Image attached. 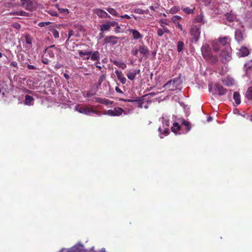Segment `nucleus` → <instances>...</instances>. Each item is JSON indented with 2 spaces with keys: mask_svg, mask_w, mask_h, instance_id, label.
<instances>
[{
  "mask_svg": "<svg viewBox=\"0 0 252 252\" xmlns=\"http://www.w3.org/2000/svg\"><path fill=\"white\" fill-rule=\"evenodd\" d=\"M157 33L159 36H162L164 33L163 30H162V29H158V30Z\"/></svg>",
  "mask_w": 252,
  "mask_h": 252,
  "instance_id": "a18cd8bd",
  "label": "nucleus"
},
{
  "mask_svg": "<svg viewBox=\"0 0 252 252\" xmlns=\"http://www.w3.org/2000/svg\"><path fill=\"white\" fill-rule=\"evenodd\" d=\"M114 32L116 33H119L121 32V29L119 26H118L117 27H116L114 29Z\"/></svg>",
  "mask_w": 252,
  "mask_h": 252,
  "instance_id": "864d4df0",
  "label": "nucleus"
},
{
  "mask_svg": "<svg viewBox=\"0 0 252 252\" xmlns=\"http://www.w3.org/2000/svg\"><path fill=\"white\" fill-rule=\"evenodd\" d=\"M163 27L162 28V30H163V32H166V33H169L170 31L169 30L165 27L164 26H162Z\"/></svg>",
  "mask_w": 252,
  "mask_h": 252,
  "instance_id": "680f3d73",
  "label": "nucleus"
},
{
  "mask_svg": "<svg viewBox=\"0 0 252 252\" xmlns=\"http://www.w3.org/2000/svg\"><path fill=\"white\" fill-rule=\"evenodd\" d=\"M101 101V102H100V103L104 104L105 105H108L109 103V100L105 99V98H104V99L102 98V101Z\"/></svg>",
  "mask_w": 252,
  "mask_h": 252,
  "instance_id": "8fccbe9b",
  "label": "nucleus"
},
{
  "mask_svg": "<svg viewBox=\"0 0 252 252\" xmlns=\"http://www.w3.org/2000/svg\"><path fill=\"white\" fill-rule=\"evenodd\" d=\"M95 94V92L89 91L87 93V97H90L91 96L94 95Z\"/></svg>",
  "mask_w": 252,
  "mask_h": 252,
  "instance_id": "603ef678",
  "label": "nucleus"
},
{
  "mask_svg": "<svg viewBox=\"0 0 252 252\" xmlns=\"http://www.w3.org/2000/svg\"><path fill=\"white\" fill-rule=\"evenodd\" d=\"M118 25V24L117 22L115 21H111V27H117Z\"/></svg>",
  "mask_w": 252,
  "mask_h": 252,
  "instance_id": "e2e57ef3",
  "label": "nucleus"
},
{
  "mask_svg": "<svg viewBox=\"0 0 252 252\" xmlns=\"http://www.w3.org/2000/svg\"><path fill=\"white\" fill-rule=\"evenodd\" d=\"M91 54V53L89 51H79V55L82 57L83 56H87L86 59H89L90 57V55Z\"/></svg>",
  "mask_w": 252,
  "mask_h": 252,
  "instance_id": "c756f323",
  "label": "nucleus"
},
{
  "mask_svg": "<svg viewBox=\"0 0 252 252\" xmlns=\"http://www.w3.org/2000/svg\"><path fill=\"white\" fill-rule=\"evenodd\" d=\"M131 32L134 39H138L142 37L140 33L136 30H131Z\"/></svg>",
  "mask_w": 252,
  "mask_h": 252,
  "instance_id": "5701e85b",
  "label": "nucleus"
},
{
  "mask_svg": "<svg viewBox=\"0 0 252 252\" xmlns=\"http://www.w3.org/2000/svg\"><path fill=\"white\" fill-rule=\"evenodd\" d=\"M110 28V26L109 24H103L101 26V31L104 32L108 31Z\"/></svg>",
  "mask_w": 252,
  "mask_h": 252,
  "instance_id": "72a5a7b5",
  "label": "nucleus"
},
{
  "mask_svg": "<svg viewBox=\"0 0 252 252\" xmlns=\"http://www.w3.org/2000/svg\"><path fill=\"white\" fill-rule=\"evenodd\" d=\"M181 18V17L179 16H174L173 18H172V21L174 22H175L177 20H180Z\"/></svg>",
  "mask_w": 252,
  "mask_h": 252,
  "instance_id": "3c124183",
  "label": "nucleus"
},
{
  "mask_svg": "<svg viewBox=\"0 0 252 252\" xmlns=\"http://www.w3.org/2000/svg\"><path fill=\"white\" fill-rule=\"evenodd\" d=\"M246 96L248 99H252V86L248 88Z\"/></svg>",
  "mask_w": 252,
  "mask_h": 252,
  "instance_id": "7c9ffc66",
  "label": "nucleus"
},
{
  "mask_svg": "<svg viewBox=\"0 0 252 252\" xmlns=\"http://www.w3.org/2000/svg\"><path fill=\"white\" fill-rule=\"evenodd\" d=\"M218 41L223 46H230L231 39L229 36L220 37L218 39Z\"/></svg>",
  "mask_w": 252,
  "mask_h": 252,
  "instance_id": "1a4fd4ad",
  "label": "nucleus"
},
{
  "mask_svg": "<svg viewBox=\"0 0 252 252\" xmlns=\"http://www.w3.org/2000/svg\"><path fill=\"white\" fill-rule=\"evenodd\" d=\"M115 90L117 92H118L119 93H121V94L123 93V92L121 90V89L118 87H116L115 88Z\"/></svg>",
  "mask_w": 252,
  "mask_h": 252,
  "instance_id": "774afa93",
  "label": "nucleus"
},
{
  "mask_svg": "<svg viewBox=\"0 0 252 252\" xmlns=\"http://www.w3.org/2000/svg\"><path fill=\"white\" fill-rule=\"evenodd\" d=\"M9 15H20L23 16H28L29 15V13L23 11H14V12H11L9 13Z\"/></svg>",
  "mask_w": 252,
  "mask_h": 252,
  "instance_id": "aec40b11",
  "label": "nucleus"
},
{
  "mask_svg": "<svg viewBox=\"0 0 252 252\" xmlns=\"http://www.w3.org/2000/svg\"><path fill=\"white\" fill-rule=\"evenodd\" d=\"M26 42L28 44H31L32 43V39L29 35H26L25 36Z\"/></svg>",
  "mask_w": 252,
  "mask_h": 252,
  "instance_id": "c9c22d12",
  "label": "nucleus"
},
{
  "mask_svg": "<svg viewBox=\"0 0 252 252\" xmlns=\"http://www.w3.org/2000/svg\"><path fill=\"white\" fill-rule=\"evenodd\" d=\"M138 51L141 54H143L146 57H147L149 54L148 48L144 45L140 46L139 48Z\"/></svg>",
  "mask_w": 252,
  "mask_h": 252,
  "instance_id": "dca6fc26",
  "label": "nucleus"
},
{
  "mask_svg": "<svg viewBox=\"0 0 252 252\" xmlns=\"http://www.w3.org/2000/svg\"><path fill=\"white\" fill-rule=\"evenodd\" d=\"M33 98L29 95H26L25 96V104L28 105H32L33 104Z\"/></svg>",
  "mask_w": 252,
  "mask_h": 252,
  "instance_id": "6ab92c4d",
  "label": "nucleus"
},
{
  "mask_svg": "<svg viewBox=\"0 0 252 252\" xmlns=\"http://www.w3.org/2000/svg\"><path fill=\"white\" fill-rule=\"evenodd\" d=\"M214 88L216 93L219 95H222L227 93V90L221 85L216 83L214 85Z\"/></svg>",
  "mask_w": 252,
  "mask_h": 252,
  "instance_id": "0eeeda50",
  "label": "nucleus"
},
{
  "mask_svg": "<svg viewBox=\"0 0 252 252\" xmlns=\"http://www.w3.org/2000/svg\"><path fill=\"white\" fill-rule=\"evenodd\" d=\"M201 25H192L191 27L189 33L192 39L196 42L199 39L201 33Z\"/></svg>",
  "mask_w": 252,
  "mask_h": 252,
  "instance_id": "7ed1b4c3",
  "label": "nucleus"
},
{
  "mask_svg": "<svg viewBox=\"0 0 252 252\" xmlns=\"http://www.w3.org/2000/svg\"><path fill=\"white\" fill-rule=\"evenodd\" d=\"M201 52L204 58L206 60H209V58L212 55V51L209 46L206 44L201 47Z\"/></svg>",
  "mask_w": 252,
  "mask_h": 252,
  "instance_id": "39448f33",
  "label": "nucleus"
},
{
  "mask_svg": "<svg viewBox=\"0 0 252 252\" xmlns=\"http://www.w3.org/2000/svg\"><path fill=\"white\" fill-rule=\"evenodd\" d=\"M198 2H202L205 5H208L211 2V0H196Z\"/></svg>",
  "mask_w": 252,
  "mask_h": 252,
  "instance_id": "37998d69",
  "label": "nucleus"
},
{
  "mask_svg": "<svg viewBox=\"0 0 252 252\" xmlns=\"http://www.w3.org/2000/svg\"><path fill=\"white\" fill-rule=\"evenodd\" d=\"M149 94L144 95L141 98L137 99H124V98H121L120 100L122 101H124L125 102H136L138 104V107L139 108H142L143 107V104L144 103V97L147 96Z\"/></svg>",
  "mask_w": 252,
  "mask_h": 252,
  "instance_id": "423d86ee",
  "label": "nucleus"
},
{
  "mask_svg": "<svg viewBox=\"0 0 252 252\" xmlns=\"http://www.w3.org/2000/svg\"><path fill=\"white\" fill-rule=\"evenodd\" d=\"M99 57V53L98 52H94L92 54L90 55L91 59L93 61L96 60Z\"/></svg>",
  "mask_w": 252,
  "mask_h": 252,
  "instance_id": "2f4dec72",
  "label": "nucleus"
},
{
  "mask_svg": "<svg viewBox=\"0 0 252 252\" xmlns=\"http://www.w3.org/2000/svg\"><path fill=\"white\" fill-rule=\"evenodd\" d=\"M59 11L61 13L68 14L69 13V10L65 8H59Z\"/></svg>",
  "mask_w": 252,
  "mask_h": 252,
  "instance_id": "79ce46f5",
  "label": "nucleus"
},
{
  "mask_svg": "<svg viewBox=\"0 0 252 252\" xmlns=\"http://www.w3.org/2000/svg\"><path fill=\"white\" fill-rule=\"evenodd\" d=\"M12 27L15 29L18 30L20 29L21 25L19 23H16L12 25Z\"/></svg>",
  "mask_w": 252,
  "mask_h": 252,
  "instance_id": "09e8293b",
  "label": "nucleus"
},
{
  "mask_svg": "<svg viewBox=\"0 0 252 252\" xmlns=\"http://www.w3.org/2000/svg\"><path fill=\"white\" fill-rule=\"evenodd\" d=\"M233 98L237 104H239L241 103L240 95L238 92H235L233 94Z\"/></svg>",
  "mask_w": 252,
  "mask_h": 252,
  "instance_id": "b1692460",
  "label": "nucleus"
},
{
  "mask_svg": "<svg viewBox=\"0 0 252 252\" xmlns=\"http://www.w3.org/2000/svg\"><path fill=\"white\" fill-rule=\"evenodd\" d=\"M17 63L16 62H12L10 63V66L13 67H17Z\"/></svg>",
  "mask_w": 252,
  "mask_h": 252,
  "instance_id": "052dcab7",
  "label": "nucleus"
},
{
  "mask_svg": "<svg viewBox=\"0 0 252 252\" xmlns=\"http://www.w3.org/2000/svg\"><path fill=\"white\" fill-rule=\"evenodd\" d=\"M94 101L96 102L100 103L102 101V98L100 97H95L94 98Z\"/></svg>",
  "mask_w": 252,
  "mask_h": 252,
  "instance_id": "5fc2aeb1",
  "label": "nucleus"
},
{
  "mask_svg": "<svg viewBox=\"0 0 252 252\" xmlns=\"http://www.w3.org/2000/svg\"><path fill=\"white\" fill-rule=\"evenodd\" d=\"M49 31L52 32V34L55 38H58L59 37V32L56 29L52 28H50Z\"/></svg>",
  "mask_w": 252,
  "mask_h": 252,
  "instance_id": "c85d7f7f",
  "label": "nucleus"
},
{
  "mask_svg": "<svg viewBox=\"0 0 252 252\" xmlns=\"http://www.w3.org/2000/svg\"><path fill=\"white\" fill-rule=\"evenodd\" d=\"M113 62L114 64L123 69H124L126 67V64L122 61H114Z\"/></svg>",
  "mask_w": 252,
  "mask_h": 252,
  "instance_id": "4be33fe9",
  "label": "nucleus"
},
{
  "mask_svg": "<svg viewBox=\"0 0 252 252\" xmlns=\"http://www.w3.org/2000/svg\"><path fill=\"white\" fill-rule=\"evenodd\" d=\"M182 124L186 126L187 131H189L191 129V124L189 122L183 120Z\"/></svg>",
  "mask_w": 252,
  "mask_h": 252,
  "instance_id": "bb28decb",
  "label": "nucleus"
},
{
  "mask_svg": "<svg viewBox=\"0 0 252 252\" xmlns=\"http://www.w3.org/2000/svg\"><path fill=\"white\" fill-rule=\"evenodd\" d=\"M239 53L241 57H245L249 54V51L246 47H242L239 51Z\"/></svg>",
  "mask_w": 252,
  "mask_h": 252,
  "instance_id": "412c9836",
  "label": "nucleus"
},
{
  "mask_svg": "<svg viewBox=\"0 0 252 252\" xmlns=\"http://www.w3.org/2000/svg\"><path fill=\"white\" fill-rule=\"evenodd\" d=\"M110 42V36H107L104 39V43H109Z\"/></svg>",
  "mask_w": 252,
  "mask_h": 252,
  "instance_id": "bf43d9fd",
  "label": "nucleus"
},
{
  "mask_svg": "<svg viewBox=\"0 0 252 252\" xmlns=\"http://www.w3.org/2000/svg\"><path fill=\"white\" fill-rule=\"evenodd\" d=\"M163 129H162L161 127H159L158 129V131L160 132V137L161 138H163V136H162L163 135Z\"/></svg>",
  "mask_w": 252,
  "mask_h": 252,
  "instance_id": "4d7b16f0",
  "label": "nucleus"
},
{
  "mask_svg": "<svg viewBox=\"0 0 252 252\" xmlns=\"http://www.w3.org/2000/svg\"><path fill=\"white\" fill-rule=\"evenodd\" d=\"M184 43L183 41H178L177 42V51L180 52L183 50Z\"/></svg>",
  "mask_w": 252,
  "mask_h": 252,
  "instance_id": "473e14b6",
  "label": "nucleus"
},
{
  "mask_svg": "<svg viewBox=\"0 0 252 252\" xmlns=\"http://www.w3.org/2000/svg\"><path fill=\"white\" fill-rule=\"evenodd\" d=\"M21 5L27 10L32 11L33 9V3L30 0H21Z\"/></svg>",
  "mask_w": 252,
  "mask_h": 252,
  "instance_id": "6e6552de",
  "label": "nucleus"
},
{
  "mask_svg": "<svg viewBox=\"0 0 252 252\" xmlns=\"http://www.w3.org/2000/svg\"><path fill=\"white\" fill-rule=\"evenodd\" d=\"M138 50L137 49H135V50H133L132 51H131V53L134 56H137V54H138Z\"/></svg>",
  "mask_w": 252,
  "mask_h": 252,
  "instance_id": "69168bd1",
  "label": "nucleus"
},
{
  "mask_svg": "<svg viewBox=\"0 0 252 252\" xmlns=\"http://www.w3.org/2000/svg\"><path fill=\"white\" fill-rule=\"evenodd\" d=\"M220 57L222 63H225L231 59V48L230 46L225 47L221 50Z\"/></svg>",
  "mask_w": 252,
  "mask_h": 252,
  "instance_id": "f03ea898",
  "label": "nucleus"
},
{
  "mask_svg": "<svg viewBox=\"0 0 252 252\" xmlns=\"http://www.w3.org/2000/svg\"><path fill=\"white\" fill-rule=\"evenodd\" d=\"M123 112L126 114L124 109L122 108L116 107L113 110H111V116H119L121 115Z\"/></svg>",
  "mask_w": 252,
  "mask_h": 252,
  "instance_id": "9b49d317",
  "label": "nucleus"
},
{
  "mask_svg": "<svg viewBox=\"0 0 252 252\" xmlns=\"http://www.w3.org/2000/svg\"><path fill=\"white\" fill-rule=\"evenodd\" d=\"M75 110L78 111L80 113L84 114L87 115L91 116L93 114H95L97 115H100L101 114L103 115H110V110H109L107 111L104 112L102 113V114L99 113L98 111L95 110L92 108H90L88 106L83 107L81 108H78L77 107H75Z\"/></svg>",
  "mask_w": 252,
  "mask_h": 252,
  "instance_id": "f257e3e1",
  "label": "nucleus"
},
{
  "mask_svg": "<svg viewBox=\"0 0 252 252\" xmlns=\"http://www.w3.org/2000/svg\"><path fill=\"white\" fill-rule=\"evenodd\" d=\"M180 129L181 126L177 123H174L171 128V131L174 133L177 132V131L180 130Z\"/></svg>",
  "mask_w": 252,
  "mask_h": 252,
  "instance_id": "393cba45",
  "label": "nucleus"
},
{
  "mask_svg": "<svg viewBox=\"0 0 252 252\" xmlns=\"http://www.w3.org/2000/svg\"><path fill=\"white\" fill-rule=\"evenodd\" d=\"M213 49L214 51L216 52H218L220 50L219 47L218 46L217 44L216 43H213Z\"/></svg>",
  "mask_w": 252,
  "mask_h": 252,
  "instance_id": "c03bdc74",
  "label": "nucleus"
},
{
  "mask_svg": "<svg viewBox=\"0 0 252 252\" xmlns=\"http://www.w3.org/2000/svg\"><path fill=\"white\" fill-rule=\"evenodd\" d=\"M178 81V79H174L173 80H170L165 83L163 87V88H169L171 84H172L173 88L176 87L177 86L178 84H176V83Z\"/></svg>",
  "mask_w": 252,
  "mask_h": 252,
  "instance_id": "ddd939ff",
  "label": "nucleus"
},
{
  "mask_svg": "<svg viewBox=\"0 0 252 252\" xmlns=\"http://www.w3.org/2000/svg\"><path fill=\"white\" fill-rule=\"evenodd\" d=\"M111 15L119 16L117 12L113 8H111Z\"/></svg>",
  "mask_w": 252,
  "mask_h": 252,
  "instance_id": "6e6d98bb",
  "label": "nucleus"
},
{
  "mask_svg": "<svg viewBox=\"0 0 252 252\" xmlns=\"http://www.w3.org/2000/svg\"><path fill=\"white\" fill-rule=\"evenodd\" d=\"M135 13L139 14H142L144 13V10H143L142 9H140V8L135 9Z\"/></svg>",
  "mask_w": 252,
  "mask_h": 252,
  "instance_id": "49530a36",
  "label": "nucleus"
},
{
  "mask_svg": "<svg viewBox=\"0 0 252 252\" xmlns=\"http://www.w3.org/2000/svg\"><path fill=\"white\" fill-rule=\"evenodd\" d=\"M234 80L230 78H226L222 80L223 84L227 86H231L234 84Z\"/></svg>",
  "mask_w": 252,
  "mask_h": 252,
  "instance_id": "a211bd4d",
  "label": "nucleus"
},
{
  "mask_svg": "<svg viewBox=\"0 0 252 252\" xmlns=\"http://www.w3.org/2000/svg\"><path fill=\"white\" fill-rule=\"evenodd\" d=\"M162 133L163 135L164 134L165 136L168 135V134L169 133V129L168 128H164Z\"/></svg>",
  "mask_w": 252,
  "mask_h": 252,
  "instance_id": "de8ad7c7",
  "label": "nucleus"
},
{
  "mask_svg": "<svg viewBox=\"0 0 252 252\" xmlns=\"http://www.w3.org/2000/svg\"><path fill=\"white\" fill-rule=\"evenodd\" d=\"M235 38L236 40L240 42L243 40L244 37L242 31L239 29H237L235 32Z\"/></svg>",
  "mask_w": 252,
  "mask_h": 252,
  "instance_id": "f8f14e48",
  "label": "nucleus"
},
{
  "mask_svg": "<svg viewBox=\"0 0 252 252\" xmlns=\"http://www.w3.org/2000/svg\"><path fill=\"white\" fill-rule=\"evenodd\" d=\"M84 250V246L79 243L74 246H73L69 250H66L65 249H62L60 251L58 252H81Z\"/></svg>",
  "mask_w": 252,
  "mask_h": 252,
  "instance_id": "20e7f679",
  "label": "nucleus"
},
{
  "mask_svg": "<svg viewBox=\"0 0 252 252\" xmlns=\"http://www.w3.org/2000/svg\"><path fill=\"white\" fill-rule=\"evenodd\" d=\"M208 60L213 64H216L219 61L218 57L213 54L211 55Z\"/></svg>",
  "mask_w": 252,
  "mask_h": 252,
  "instance_id": "cd10ccee",
  "label": "nucleus"
},
{
  "mask_svg": "<svg viewBox=\"0 0 252 252\" xmlns=\"http://www.w3.org/2000/svg\"><path fill=\"white\" fill-rule=\"evenodd\" d=\"M94 12L101 18H105L108 16V14L105 11L100 9H95Z\"/></svg>",
  "mask_w": 252,
  "mask_h": 252,
  "instance_id": "2eb2a0df",
  "label": "nucleus"
},
{
  "mask_svg": "<svg viewBox=\"0 0 252 252\" xmlns=\"http://www.w3.org/2000/svg\"><path fill=\"white\" fill-rule=\"evenodd\" d=\"M27 67L29 69H35L36 67L34 65H28Z\"/></svg>",
  "mask_w": 252,
  "mask_h": 252,
  "instance_id": "0e129e2a",
  "label": "nucleus"
},
{
  "mask_svg": "<svg viewBox=\"0 0 252 252\" xmlns=\"http://www.w3.org/2000/svg\"><path fill=\"white\" fill-rule=\"evenodd\" d=\"M120 17L122 18H126V19H128L130 18V17L129 15H127V14H125L124 15H121Z\"/></svg>",
  "mask_w": 252,
  "mask_h": 252,
  "instance_id": "338daca9",
  "label": "nucleus"
},
{
  "mask_svg": "<svg viewBox=\"0 0 252 252\" xmlns=\"http://www.w3.org/2000/svg\"><path fill=\"white\" fill-rule=\"evenodd\" d=\"M141 72V71L139 69H135L133 71H130L128 72L127 74H126V76L128 79L130 80H134L136 75L139 74Z\"/></svg>",
  "mask_w": 252,
  "mask_h": 252,
  "instance_id": "9d476101",
  "label": "nucleus"
},
{
  "mask_svg": "<svg viewBox=\"0 0 252 252\" xmlns=\"http://www.w3.org/2000/svg\"><path fill=\"white\" fill-rule=\"evenodd\" d=\"M119 39V38L117 37L111 36V43L113 44L117 43Z\"/></svg>",
  "mask_w": 252,
  "mask_h": 252,
  "instance_id": "58836bf2",
  "label": "nucleus"
},
{
  "mask_svg": "<svg viewBox=\"0 0 252 252\" xmlns=\"http://www.w3.org/2000/svg\"><path fill=\"white\" fill-rule=\"evenodd\" d=\"M73 35V31L72 30H69L68 32V37L67 40Z\"/></svg>",
  "mask_w": 252,
  "mask_h": 252,
  "instance_id": "13d9d810",
  "label": "nucleus"
},
{
  "mask_svg": "<svg viewBox=\"0 0 252 252\" xmlns=\"http://www.w3.org/2000/svg\"><path fill=\"white\" fill-rule=\"evenodd\" d=\"M179 10H180V8L179 7L174 6L170 9V12L172 14L175 13L177 12L178 11H179Z\"/></svg>",
  "mask_w": 252,
  "mask_h": 252,
  "instance_id": "e433bc0d",
  "label": "nucleus"
},
{
  "mask_svg": "<svg viewBox=\"0 0 252 252\" xmlns=\"http://www.w3.org/2000/svg\"><path fill=\"white\" fill-rule=\"evenodd\" d=\"M195 21L196 23H201V25L204 24L205 23V21L204 19L203 16L201 14L198 15L196 17L195 19Z\"/></svg>",
  "mask_w": 252,
  "mask_h": 252,
  "instance_id": "a878e982",
  "label": "nucleus"
},
{
  "mask_svg": "<svg viewBox=\"0 0 252 252\" xmlns=\"http://www.w3.org/2000/svg\"><path fill=\"white\" fill-rule=\"evenodd\" d=\"M224 19L229 22H232L236 19V15L232 13H227L224 15Z\"/></svg>",
  "mask_w": 252,
  "mask_h": 252,
  "instance_id": "f3484780",
  "label": "nucleus"
},
{
  "mask_svg": "<svg viewBox=\"0 0 252 252\" xmlns=\"http://www.w3.org/2000/svg\"><path fill=\"white\" fill-rule=\"evenodd\" d=\"M115 73L117 75V78L119 79V80L121 81V82L124 84L126 82V78L124 76L123 74L121 71L116 70L115 71Z\"/></svg>",
  "mask_w": 252,
  "mask_h": 252,
  "instance_id": "4468645a",
  "label": "nucleus"
},
{
  "mask_svg": "<svg viewBox=\"0 0 252 252\" xmlns=\"http://www.w3.org/2000/svg\"><path fill=\"white\" fill-rule=\"evenodd\" d=\"M183 11L187 14H190L193 13V9L189 7H186L183 9Z\"/></svg>",
  "mask_w": 252,
  "mask_h": 252,
  "instance_id": "f704fd0d",
  "label": "nucleus"
},
{
  "mask_svg": "<svg viewBox=\"0 0 252 252\" xmlns=\"http://www.w3.org/2000/svg\"><path fill=\"white\" fill-rule=\"evenodd\" d=\"M51 24L50 22H40L38 24V26L40 27H43L45 26H48Z\"/></svg>",
  "mask_w": 252,
  "mask_h": 252,
  "instance_id": "4c0bfd02",
  "label": "nucleus"
},
{
  "mask_svg": "<svg viewBox=\"0 0 252 252\" xmlns=\"http://www.w3.org/2000/svg\"><path fill=\"white\" fill-rule=\"evenodd\" d=\"M48 13L52 16L58 17L59 16L58 14L56 11L53 10H49Z\"/></svg>",
  "mask_w": 252,
  "mask_h": 252,
  "instance_id": "a19ab883",
  "label": "nucleus"
},
{
  "mask_svg": "<svg viewBox=\"0 0 252 252\" xmlns=\"http://www.w3.org/2000/svg\"><path fill=\"white\" fill-rule=\"evenodd\" d=\"M252 67V62H248L247 63H246L245 64V68H246V70H248V69H250Z\"/></svg>",
  "mask_w": 252,
  "mask_h": 252,
  "instance_id": "ea45409f",
  "label": "nucleus"
}]
</instances>
